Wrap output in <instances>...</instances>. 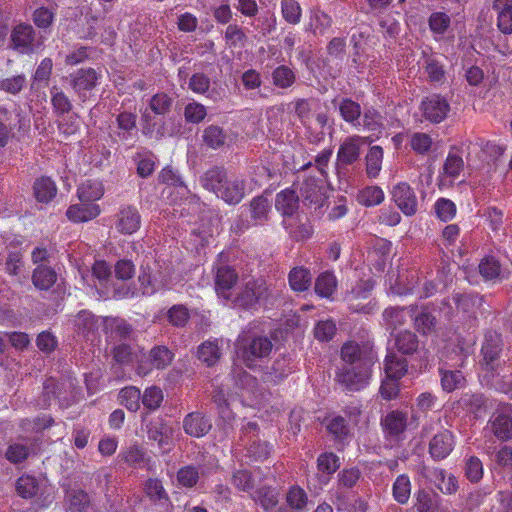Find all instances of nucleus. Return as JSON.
Returning <instances> with one entry per match:
<instances>
[{
	"mask_svg": "<svg viewBox=\"0 0 512 512\" xmlns=\"http://www.w3.org/2000/svg\"><path fill=\"white\" fill-rule=\"evenodd\" d=\"M202 186L213 192L229 205H236L245 196V181L238 177L228 178L224 168L212 167L200 179Z\"/></svg>",
	"mask_w": 512,
	"mask_h": 512,
	"instance_id": "1",
	"label": "nucleus"
},
{
	"mask_svg": "<svg viewBox=\"0 0 512 512\" xmlns=\"http://www.w3.org/2000/svg\"><path fill=\"white\" fill-rule=\"evenodd\" d=\"M503 352V340L501 334L496 331H487L481 346V366L485 372L484 378L494 379L500 375L502 366L506 362L501 359Z\"/></svg>",
	"mask_w": 512,
	"mask_h": 512,
	"instance_id": "2",
	"label": "nucleus"
},
{
	"mask_svg": "<svg viewBox=\"0 0 512 512\" xmlns=\"http://www.w3.org/2000/svg\"><path fill=\"white\" fill-rule=\"evenodd\" d=\"M269 296V286L264 278H250L243 283L232 302L236 307L256 310Z\"/></svg>",
	"mask_w": 512,
	"mask_h": 512,
	"instance_id": "3",
	"label": "nucleus"
},
{
	"mask_svg": "<svg viewBox=\"0 0 512 512\" xmlns=\"http://www.w3.org/2000/svg\"><path fill=\"white\" fill-rule=\"evenodd\" d=\"M239 343L240 357L249 368L255 367L258 360L269 357L273 348L271 340L262 335L242 337Z\"/></svg>",
	"mask_w": 512,
	"mask_h": 512,
	"instance_id": "4",
	"label": "nucleus"
},
{
	"mask_svg": "<svg viewBox=\"0 0 512 512\" xmlns=\"http://www.w3.org/2000/svg\"><path fill=\"white\" fill-rule=\"evenodd\" d=\"M10 41L12 48L23 55L33 54L44 44V38L42 36L37 37L33 26L27 23H20L13 27Z\"/></svg>",
	"mask_w": 512,
	"mask_h": 512,
	"instance_id": "5",
	"label": "nucleus"
},
{
	"mask_svg": "<svg viewBox=\"0 0 512 512\" xmlns=\"http://www.w3.org/2000/svg\"><path fill=\"white\" fill-rule=\"evenodd\" d=\"M102 72L92 67L80 68L69 75L70 86L79 100L85 102L102 79Z\"/></svg>",
	"mask_w": 512,
	"mask_h": 512,
	"instance_id": "6",
	"label": "nucleus"
},
{
	"mask_svg": "<svg viewBox=\"0 0 512 512\" xmlns=\"http://www.w3.org/2000/svg\"><path fill=\"white\" fill-rule=\"evenodd\" d=\"M370 369L362 364L343 366L336 371L337 383L351 392L360 391L368 385Z\"/></svg>",
	"mask_w": 512,
	"mask_h": 512,
	"instance_id": "7",
	"label": "nucleus"
},
{
	"mask_svg": "<svg viewBox=\"0 0 512 512\" xmlns=\"http://www.w3.org/2000/svg\"><path fill=\"white\" fill-rule=\"evenodd\" d=\"M380 425L386 440L403 441L409 425L408 412L399 409L389 411L381 418Z\"/></svg>",
	"mask_w": 512,
	"mask_h": 512,
	"instance_id": "8",
	"label": "nucleus"
},
{
	"mask_svg": "<svg viewBox=\"0 0 512 512\" xmlns=\"http://www.w3.org/2000/svg\"><path fill=\"white\" fill-rule=\"evenodd\" d=\"M173 356L166 346H155L139 360L136 372L139 376L144 377L153 369H165L172 362Z\"/></svg>",
	"mask_w": 512,
	"mask_h": 512,
	"instance_id": "9",
	"label": "nucleus"
},
{
	"mask_svg": "<svg viewBox=\"0 0 512 512\" xmlns=\"http://www.w3.org/2000/svg\"><path fill=\"white\" fill-rule=\"evenodd\" d=\"M421 110L426 120L437 124L446 119L450 111V104L440 94H432L422 100Z\"/></svg>",
	"mask_w": 512,
	"mask_h": 512,
	"instance_id": "10",
	"label": "nucleus"
},
{
	"mask_svg": "<svg viewBox=\"0 0 512 512\" xmlns=\"http://www.w3.org/2000/svg\"><path fill=\"white\" fill-rule=\"evenodd\" d=\"M392 199L406 216H413L418 210V200L413 188L407 182H400L392 189Z\"/></svg>",
	"mask_w": 512,
	"mask_h": 512,
	"instance_id": "11",
	"label": "nucleus"
},
{
	"mask_svg": "<svg viewBox=\"0 0 512 512\" xmlns=\"http://www.w3.org/2000/svg\"><path fill=\"white\" fill-rule=\"evenodd\" d=\"M366 144V138L360 135L346 137L337 151V161L340 166H349L357 162L361 155V148Z\"/></svg>",
	"mask_w": 512,
	"mask_h": 512,
	"instance_id": "12",
	"label": "nucleus"
},
{
	"mask_svg": "<svg viewBox=\"0 0 512 512\" xmlns=\"http://www.w3.org/2000/svg\"><path fill=\"white\" fill-rule=\"evenodd\" d=\"M455 445V435L450 430L443 429L431 438L428 451L433 460L441 461L452 453Z\"/></svg>",
	"mask_w": 512,
	"mask_h": 512,
	"instance_id": "13",
	"label": "nucleus"
},
{
	"mask_svg": "<svg viewBox=\"0 0 512 512\" xmlns=\"http://www.w3.org/2000/svg\"><path fill=\"white\" fill-rule=\"evenodd\" d=\"M489 426L493 435L500 441L512 439L511 405L498 409L490 418Z\"/></svg>",
	"mask_w": 512,
	"mask_h": 512,
	"instance_id": "14",
	"label": "nucleus"
},
{
	"mask_svg": "<svg viewBox=\"0 0 512 512\" xmlns=\"http://www.w3.org/2000/svg\"><path fill=\"white\" fill-rule=\"evenodd\" d=\"M214 271V284L217 295L225 300H229L231 290L238 281V274L229 265L218 266Z\"/></svg>",
	"mask_w": 512,
	"mask_h": 512,
	"instance_id": "15",
	"label": "nucleus"
},
{
	"mask_svg": "<svg viewBox=\"0 0 512 512\" xmlns=\"http://www.w3.org/2000/svg\"><path fill=\"white\" fill-rule=\"evenodd\" d=\"M118 458L131 468L146 469L151 471L154 466L152 458L139 445H131L123 448Z\"/></svg>",
	"mask_w": 512,
	"mask_h": 512,
	"instance_id": "16",
	"label": "nucleus"
},
{
	"mask_svg": "<svg viewBox=\"0 0 512 512\" xmlns=\"http://www.w3.org/2000/svg\"><path fill=\"white\" fill-rule=\"evenodd\" d=\"M141 226V215L138 209L132 205L120 207L117 214L116 229L124 235L137 232Z\"/></svg>",
	"mask_w": 512,
	"mask_h": 512,
	"instance_id": "17",
	"label": "nucleus"
},
{
	"mask_svg": "<svg viewBox=\"0 0 512 512\" xmlns=\"http://www.w3.org/2000/svg\"><path fill=\"white\" fill-rule=\"evenodd\" d=\"M299 192L306 206H313L314 208L322 207L326 199L322 185L314 177L303 180L300 184Z\"/></svg>",
	"mask_w": 512,
	"mask_h": 512,
	"instance_id": "18",
	"label": "nucleus"
},
{
	"mask_svg": "<svg viewBox=\"0 0 512 512\" xmlns=\"http://www.w3.org/2000/svg\"><path fill=\"white\" fill-rule=\"evenodd\" d=\"M417 310V305L407 307L390 306L382 313L383 326L386 330L395 331L407 322L408 316H413Z\"/></svg>",
	"mask_w": 512,
	"mask_h": 512,
	"instance_id": "19",
	"label": "nucleus"
},
{
	"mask_svg": "<svg viewBox=\"0 0 512 512\" xmlns=\"http://www.w3.org/2000/svg\"><path fill=\"white\" fill-rule=\"evenodd\" d=\"M452 299L456 309L469 318H476L479 313H482L484 298L477 293H457Z\"/></svg>",
	"mask_w": 512,
	"mask_h": 512,
	"instance_id": "20",
	"label": "nucleus"
},
{
	"mask_svg": "<svg viewBox=\"0 0 512 512\" xmlns=\"http://www.w3.org/2000/svg\"><path fill=\"white\" fill-rule=\"evenodd\" d=\"M332 103L337 106L343 121L350 124L353 128L360 130V118L362 115V109L358 102L352 100L351 98L344 97L341 98L338 102L337 99H334Z\"/></svg>",
	"mask_w": 512,
	"mask_h": 512,
	"instance_id": "21",
	"label": "nucleus"
},
{
	"mask_svg": "<svg viewBox=\"0 0 512 512\" xmlns=\"http://www.w3.org/2000/svg\"><path fill=\"white\" fill-rule=\"evenodd\" d=\"M212 428L209 418L200 412H191L183 420V429L186 434L200 438L205 436Z\"/></svg>",
	"mask_w": 512,
	"mask_h": 512,
	"instance_id": "22",
	"label": "nucleus"
},
{
	"mask_svg": "<svg viewBox=\"0 0 512 512\" xmlns=\"http://www.w3.org/2000/svg\"><path fill=\"white\" fill-rule=\"evenodd\" d=\"M57 185L49 176H40L33 183V194L39 203L48 204L57 195Z\"/></svg>",
	"mask_w": 512,
	"mask_h": 512,
	"instance_id": "23",
	"label": "nucleus"
},
{
	"mask_svg": "<svg viewBox=\"0 0 512 512\" xmlns=\"http://www.w3.org/2000/svg\"><path fill=\"white\" fill-rule=\"evenodd\" d=\"M100 207L97 204H74L66 211L67 218L74 223H83L93 220L100 215Z\"/></svg>",
	"mask_w": 512,
	"mask_h": 512,
	"instance_id": "24",
	"label": "nucleus"
},
{
	"mask_svg": "<svg viewBox=\"0 0 512 512\" xmlns=\"http://www.w3.org/2000/svg\"><path fill=\"white\" fill-rule=\"evenodd\" d=\"M493 10L497 12V27L503 34H512V0H494Z\"/></svg>",
	"mask_w": 512,
	"mask_h": 512,
	"instance_id": "25",
	"label": "nucleus"
},
{
	"mask_svg": "<svg viewBox=\"0 0 512 512\" xmlns=\"http://www.w3.org/2000/svg\"><path fill=\"white\" fill-rule=\"evenodd\" d=\"M275 207L283 216H292L299 207V196L292 188H286L276 195Z\"/></svg>",
	"mask_w": 512,
	"mask_h": 512,
	"instance_id": "26",
	"label": "nucleus"
},
{
	"mask_svg": "<svg viewBox=\"0 0 512 512\" xmlns=\"http://www.w3.org/2000/svg\"><path fill=\"white\" fill-rule=\"evenodd\" d=\"M245 457L250 462H263L267 460L272 451L273 445L261 439H249L245 448Z\"/></svg>",
	"mask_w": 512,
	"mask_h": 512,
	"instance_id": "27",
	"label": "nucleus"
},
{
	"mask_svg": "<svg viewBox=\"0 0 512 512\" xmlns=\"http://www.w3.org/2000/svg\"><path fill=\"white\" fill-rule=\"evenodd\" d=\"M458 405L467 413L480 417L486 409V398L482 393H464L458 400Z\"/></svg>",
	"mask_w": 512,
	"mask_h": 512,
	"instance_id": "28",
	"label": "nucleus"
},
{
	"mask_svg": "<svg viewBox=\"0 0 512 512\" xmlns=\"http://www.w3.org/2000/svg\"><path fill=\"white\" fill-rule=\"evenodd\" d=\"M411 318L413 319L414 328L421 335L427 336L435 331L437 319L428 307H421L420 311L417 309Z\"/></svg>",
	"mask_w": 512,
	"mask_h": 512,
	"instance_id": "29",
	"label": "nucleus"
},
{
	"mask_svg": "<svg viewBox=\"0 0 512 512\" xmlns=\"http://www.w3.org/2000/svg\"><path fill=\"white\" fill-rule=\"evenodd\" d=\"M394 348L403 355L414 354L419 347V339L411 330H402L394 335Z\"/></svg>",
	"mask_w": 512,
	"mask_h": 512,
	"instance_id": "30",
	"label": "nucleus"
},
{
	"mask_svg": "<svg viewBox=\"0 0 512 512\" xmlns=\"http://www.w3.org/2000/svg\"><path fill=\"white\" fill-rule=\"evenodd\" d=\"M288 283L290 288L295 292L307 291L312 283L310 269L303 266L292 268L288 274Z\"/></svg>",
	"mask_w": 512,
	"mask_h": 512,
	"instance_id": "31",
	"label": "nucleus"
},
{
	"mask_svg": "<svg viewBox=\"0 0 512 512\" xmlns=\"http://www.w3.org/2000/svg\"><path fill=\"white\" fill-rule=\"evenodd\" d=\"M408 363L403 357L389 351L384 360V370L388 378L401 379L407 372Z\"/></svg>",
	"mask_w": 512,
	"mask_h": 512,
	"instance_id": "32",
	"label": "nucleus"
},
{
	"mask_svg": "<svg viewBox=\"0 0 512 512\" xmlns=\"http://www.w3.org/2000/svg\"><path fill=\"white\" fill-rule=\"evenodd\" d=\"M57 281L56 271L46 265H38L32 274L34 286L40 290H49Z\"/></svg>",
	"mask_w": 512,
	"mask_h": 512,
	"instance_id": "33",
	"label": "nucleus"
},
{
	"mask_svg": "<svg viewBox=\"0 0 512 512\" xmlns=\"http://www.w3.org/2000/svg\"><path fill=\"white\" fill-rule=\"evenodd\" d=\"M78 198L82 202L99 200L104 194V187L101 181L87 179L77 189Z\"/></svg>",
	"mask_w": 512,
	"mask_h": 512,
	"instance_id": "34",
	"label": "nucleus"
},
{
	"mask_svg": "<svg viewBox=\"0 0 512 512\" xmlns=\"http://www.w3.org/2000/svg\"><path fill=\"white\" fill-rule=\"evenodd\" d=\"M221 349L218 340H207L197 350L198 359L207 366L215 365L221 358Z\"/></svg>",
	"mask_w": 512,
	"mask_h": 512,
	"instance_id": "35",
	"label": "nucleus"
},
{
	"mask_svg": "<svg viewBox=\"0 0 512 512\" xmlns=\"http://www.w3.org/2000/svg\"><path fill=\"white\" fill-rule=\"evenodd\" d=\"M337 288V279L332 272L321 273L315 281V293L322 298H331Z\"/></svg>",
	"mask_w": 512,
	"mask_h": 512,
	"instance_id": "36",
	"label": "nucleus"
},
{
	"mask_svg": "<svg viewBox=\"0 0 512 512\" xmlns=\"http://www.w3.org/2000/svg\"><path fill=\"white\" fill-rule=\"evenodd\" d=\"M272 83L277 88L288 89L296 82L295 71L287 65H279L271 74Z\"/></svg>",
	"mask_w": 512,
	"mask_h": 512,
	"instance_id": "37",
	"label": "nucleus"
},
{
	"mask_svg": "<svg viewBox=\"0 0 512 512\" xmlns=\"http://www.w3.org/2000/svg\"><path fill=\"white\" fill-rule=\"evenodd\" d=\"M383 149L381 146L375 145L372 146L366 157V174L369 178L378 177L381 169H382V161H383Z\"/></svg>",
	"mask_w": 512,
	"mask_h": 512,
	"instance_id": "38",
	"label": "nucleus"
},
{
	"mask_svg": "<svg viewBox=\"0 0 512 512\" xmlns=\"http://www.w3.org/2000/svg\"><path fill=\"white\" fill-rule=\"evenodd\" d=\"M478 270L485 281H495L500 278L502 268L496 257L486 256L480 261Z\"/></svg>",
	"mask_w": 512,
	"mask_h": 512,
	"instance_id": "39",
	"label": "nucleus"
},
{
	"mask_svg": "<svg viewBox=\"0 0 512 512\" xmlns=\"http://www.w3.org/2000/svg\"><path fill=\"white\" fill-rule=\"evenodd\" d=\"M360 129L381 133L384 129V117L374 108L365 109Z\"/></svg>",
	"mask_w": 512,
	"mask_h": 512,
	"instance_id": "40",
	"label": "nucleus"
},
{
	"mask_svg": "<svg viewBox=\"0 0 512 512\" xmlns=\"http://www.w3.org/2000/svg\"><path fill=\"white\" fill-rule=\"evenodd\" d=\"M119 402L127 410L136 412L140 408L141 391L135 386H126L119 392Z\"/></svg>",
	"mask_w": 512,
	"mask_h": 512,
	"instance_id": "41",
	"label": "nucleus"
},
{
	"mask_svg": "<svg viewBox=\"0 0 512 512\" xmlns=\"http://www.w3.org/2000/svg\"><path fill=\"white\" fill-rule=\"evenodd\" d=\"M411 494V481L407 474L399 475L392 486V495L399 504H406Z\"/></svg>",
	"mask_w": 512,
	"mask_h": 512,
	"instance_id": "42",
	"label": "nucleus"
},
{
	"mask_svg": "<svg viewBox=\"0 0 512 512\" xmlns=\"http://www.w3.org/2000/svg\"><path fill=\"white\" fill-rule=\"evenodd\" d=\"M252 499L259 503L265 511H272L278 504V496L270 487H260L251 493Z\"/></svg>",
	"mask_w": 512,
	"mask_h": 512,
	"instance_id": "43",
	"label": "nucleus"
},
{
	"mask_svg": "<svg viewBox=\"0 0 512 512\" xmlns=\"http://www.w3.org/2000/svg\"><path fill=\"white\" fill-rule=\"evenodd\" d=\"M224 40L229 48H243L248 37L242 27L238 24H229L224 32Z\"/></svg>",
	"mask_w": 512,
	"mask_h": 512,
	"instance_id": "44",
	"label": "nucleus"
},
{
	"mask_svg": "<svg viewBox=\"0 0 512 512\" xmlns=\"http://www.w3.org/2000/svg\"><path fill=\"white\" fill-rule=\"evenodd\" d=\"M332 23L330 15L322 10H316L311 13L307 30L311 31L314 35H323L332 26Z\"/></svg>",
	"mask_w": 512,
	"mask_h": 512,
	"instance_id": "45",
	"label": "nucleus"
},
{
	"mask_svg": "<svg viewBox=\"0 0 512 512\" xmlns=\"http://www.w3.org/2000/svg\"><path fill=\"white\" fill-rule=\"evenodd\" d=\"M136 119L137 116L131 112H121L116 117L117 127L120 130L118 132V137L121 140H128L132 132L136 130Z\"/></svg>",
	"mask_w": 512,
	"mask_h": 512,
	"instance_id": "46",
	"label": "nucleus"
},
{
	"mask_svg": "<svg viewBox=\"0 0 512 512\" xmlns=\"http://www.w3.org/2000/svg\"><path fill=\"white\" fill-rule=\"evenodd\" d=\"M39 483L34 476L22 475L17 479L16 491L24 499H31L38 495Z\"/></svg>",
	"mask_w": 512,
	"mask_h": 512,
	"instance_id": "47",
	"label": "nucleus"
},
{
	"mask_svg": "<svg viewBox=\"0 0 512 512\" xmlns=\"http://www.w3.org/2000/svg\"><path fill=\"white\" fill-rule=\"evenodd\" d=\"M463 168L464 161L460 151L457 148H452L449 151L443 166L444 173L451 178H457Z\"/></svg>",
	"mask_w": 512,
	"mask_h": 512,
	"instance_id": "48",
	"label": "nucleus"
},
{
	"mask_svg": "<svg viewBox=\"0 0 512 512\" xmlns=\"http://www.w3.org/2000/svg\"><path fill=\"white\" fill-rule=\"evenodd\" d=\"M280 7L281 15L287 23L297 25L301 22L302 8L297 0H281Z\"/></svg>",
	"mask_w": 512,
	"mask_h": 512,
	"instance_id": "49",
	"label": "nucleus"
},
{
	"mask_svg": "<svg viewBox=\"0 0 512 512\" xmlns=\"http://www.w3.org/2000/svg\"><path fill=\"white\" fill-rule=\"evenodd\" d=\"M439 373L441 376V386L446 392H452L462 387L465 383V378L459 370L451 371L439 368Z\"/></svg>",
	"mask_w": 512,
	"mask_h": 512,
	"instance_id": "50",
	"label": "nucleus"
},
{
	"mask_svg": "<svg viewBox=\"0 0 512 512\" xmlns=\"http://www.w3.org/2000/svg\"><path fill=\"white\" fill-rule=\"evenodd\" d=\"M384 197V192L379 186H368L359 191L357 199L360 204L371 207L382 203Z\"/></svg>",
	"mask_w": 512,
	"mask_h": 512,
	"instance_id": "51",
	"label": "nucleus"
},
{
	"mask_svg": "<svg viewBox=\"0 0 512 512\" xmlns=\"http://www.w3.org/2000/svg\"><path fill=\"white\" fill-rule=\"evenodd\" d=\"M146 496L153 502H166L169 500L163 483L158 478H149L144 485Z\"/></svg>",
	"mask_w": 512,
	"mask_h": 512,
	"instance_id": "52",
	"label": "nucleus"
},
{
	"mask_svg": "<svg viewBox=\"0 0 512 512\" xmlns=\"http://www.w3.org/2000/svg\"><path fill=\"white\" fill-rule=\"evenodd\" d=\"M485 379L488 384L495 388V390L512 395V367L508 366L505 371V366H502L499 376H496L494 379Z\"/></svg>",
	"mask_w": 512,
	"mask_h": 512,
	"instance_id": "53",
	"label": "nucleus"
},
{
	"mask_svg": "<svg viewBox=\"0 0 512 512\" xmlns=\"http://www.w3.org/2000/svg\"><path fill=\"white\" fill-rule=\"evenodd\" d=\"M163 399L162 389L155 385L147 387L143 394H141V402L149 411L157 410L161 406Z\"/></svg>",
	"mask_w": 512,
	"mask_h": 512,
	"instance_id": "54",
	"label": "nucleus"
},
{
	"mask_svg": "<svg viewBox=\"0 0 512 512\" xmlns=\"http://www.w3.org/2000/svg\"><path fill=\"white\" fill-rule=\"evenodd\" d=\"M202 138L208 147L218 149L224 145L226 134L221 127L210 125L204 129Z\"/></svg>",
	"mask_w": 512,
	"mask_h": 512,
	"instance_id": "55",
	"label": "nucleus"
},
{
	"mask_svg": "<svg viewBox=\"0 0 512 512\" xmlns=\"http://www.w3.org/2000/svg\"><path fill=\"white\" fill-rule=\"evenodd\" d=\"M51 104L54 113L58 116L67 114L72 110V103L69 97L57 87L51 89Z\"/></svg>",
	"mask_w": 512,
	"mask_h": 512,
	"instance_id": "56",
	"label": "nucleus"
},
{
	"mask_svg": "<svg viewBox=\"0 0 512 512\" xmlns=\"http://www.w3.org/2000/svg\"><path fill=\"white\" fill-rule=\"evenodd\" d=\"M327 431L336 442H343L349 435L347 420L342 416H335L327 423Z\"/></svg>",
	"mask_w": 512,
	"mask_h": 512,
	"instance_id": "57",
	"label": "nucleus"
},
{
	"mask_svg": "<svg viewBox=\"0 0 512 512\" xmlns=\"http://www.w3.org/2000/svg\"><path fill=\"white\" fill-rule=\"evenodd\" d=\"M340 467L339 457L332 452H324L320 454L317 458V468L318 470L330 476L335 473Z\"/></svg>",
	"mask_w": 512,
	"mask_h": 512,
	"instance_id": "58",
	"label": "nucleus"
},
{
	"mask_svg": "<svg viewBox=\"0 0 512 512\" xmlns=\"http://www.w3.org/2000/svg\"><path fill=\"white\" fill-rule=\"evenodd\" d=\"M232 485L242 492L253 493L254 478L252 473L246 469L237 470L231 478Z\"/></svg>",
	"mask_w": 512,
	"mask_h": 512,
	"instance_id": "59",
	"label": "nucleus"
},
{
	"mask_svg": "<svg viewBox=\"0 0 512 512\" xmlns=\"http://www.w3.org/2000/svg\"><path fill=\"white\" fill-rule=\"evenodd\" d=\"M464 471L466 478L471 483H478L483 478V463L477 456H469L465 460Z\"/></svg>",
	"mask_w": 512,
	"mask_h": 512,
	"instance_id": "60",
	"label": "nucleus"
},
{
	"mask_svg": "<svg viewBox=\"0 0 512 512\" xmlns=\"http://www.w3.org/2000/svg\"><path fill=\"white\" fill-rule=\"evenodd\" d=\"M200 474L198 468L193 465H186L177 471V481L180 486L193 488L199 481Z\"/></svg>",
	"mask_w": 512,
	"mask_h": 512,
	"instance_id": "61",
	"label": "nucleus"
},
{
	"mask_svg": "<svg viewBox=\"0 0 512 512\" xmlns=\"http://www.w3.org/2000/svg\"><path fill=\"white\" fill-rule=\"evenodd\" d=\"M251 217L255 220L256 224H262L266 219L270 210L269 201L263 196H258L252 199L250 203Z\"/></svg>",
	"mask_w": 512,
	"mask_h": 512,
	"instance_id": "62",
	"label": "nucleus"
},
{
	"mask_svg": "<svg viewBox=\"0 0 512 512\" xmlns=\"http://www.w3.org/2000/svg\"><path fill=\"white\" fill-rule=\"evenodd\" d=\"M451 24V18L445 12H433L428 18V25L433 34L444 35Z\"/></svg>",
	"mask_w": 512,
	"mask_h": 512,
	"instance_id": "63",
	"label": "nucleus"
},
{
	"mask_svg": "<svg viewBox=\"0 0 512 512\" xmlns=\"http://www.w3.org/2000/svg\"><path fill=\"white\" fill-rule=\"evenodd\" d=\"M167 319L175 327H184L190 319L189 309L183 304H175L168 310Z\"/></svg>",
	"mask_w": 512,
	"mask_h": 512,
	"instance_id": "64",
	"label": "nucleus"
}]
</instances>
